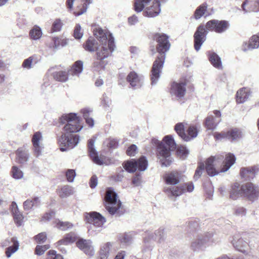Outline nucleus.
I'll return each instance as SVG.
<instances>
[{"mask_svg":"<svg viewBox=\"0 0 259 259\" xmlns=\"http://www.w3.org/2000/svg\"><path fill=\"white\" fill-rule=\"evenodd\" d=\"M60 122L65 125L63 127L64 132L58 139V143L61 146L60 150L65 151L73 148L78 143L79 136L72 134L80 131L83 126L79 117L72 113L62 116Z\"/></svg>","mask_w":259,"mask_h":259,"instance_id":"f257e3e1","label":"nucleus"},{"mask_svg":"<svg viewBox=\"0 0 259 259\" xmlns=\"http://www.w3.org/2000/svg\"><path fill=\"white\" fill-rule=\"evenodd\" d=\"M157 42V51L159 55L153 64L151 71V84L155 85L158 82L165 61V53L169 50L170 44L168 41V37L164 34H156L155 36Z\"/></svg>","mask_w":259,"mask_h":259,"instance_id":"f03ea898","label":"nucleus"},{"mask_svg":"<svg viewBox=\"0 0 259 259\" xmlns=\"http://www.w3.org/2000/svg\"><path fill=\"white\" fill-rule=\"evenodd\" d=\"M235 156L230 153L226 155L225 160L223 155L211 156L205 162L206 172L211 177L225 172L235 163Z\"/></svg>","mask_w":259,"mask_h":259,"instance_id":"7ed1b4c3","label":"nucleus"},{"mask_svg":"<svg viewBox=\"0 0 259 259\" xmlns=\"http://www.w3.org/2000/svg\"><path fill=\"white\" fill-rule=\"evenodd\" d=\"M114 48V41L112 38L108 40V44H101L98 46L96 49L95 60L92 64L94 71L99 72L105 69L108 63L105 59L111 55Z\"/></svg>","mask_w":259,"mask_h":259,"instance_id":"20e7f679","label":"nucleus"},{"mask_svg":"<svg viewBox=\"0 0 259 259\" xmlns=\"http://www.w3.org/2000/svg\"><path fill=\"white\" fill-rule=\"evenodd\" d=\"M176 143L171 135L165 136L163 141L158 142L157 157L162 166H168L172 162L170 151L176 148Z\"/></svg>","mask_w":259,"mask_h":259,"instance_id":"39448f33","label":"nucleus"},{"mask_svg":"<svg viewBox=\"0 0 259 259\" xmlns=\"http://www.w3.org/2000/svg\"><path fill=\"white\" fill-rule=\"evenodd\" d=\"M104 200L105 208L111 215L114 214L121 207V203L118 199L117 194L112 188L107 189Z\"/></svg>","mask_w":259,"mask_h":259,"instance_id":"423d86ee","label":"nucleus"},{"mask_svg":"<svg viewBox=\"0 0 259 259\" xmlns=\"http://www.w3.org/2000/svg\"><path fill=\"white\" fill-rule=\"evenodd\" d=\"M82 70L83 62L81 61H77L74 63L68 72L65 71L55 72L53 73V77L56 80L64 82L68 79L69 75L78 76Z\"/></svg>","mask_w":259,"mask_h":259,"instance_id":"0eeeda50","label":"nucleus"},{"mask_svg":"<svg viewBox=\"0 0 259 259\" xmlns=\"http://www.w3.org/2000/svg\"><path fill=\"white\" fill-rule=\"evenodd\" d=\"M185 124L184 122L177 123L175 126V130L184 141L188 142L197 136L198 130L195 125H190L185 133Z\"/></svg>","mask_w":259,"mask_h":259,"instance_id":"6e6552de","label":"nucleus"},{"mask_svg":"<svg viewBox=\"0 0 259 259\" xmlns=\"http://www.w3.org/2000/svg\"><path fill=\"white\" fill-rule=\"evenodd\" d=\"M194 188L193 183L189 182L181 186H166L164 188V192L169 197H178L186 192H192Z\"/></svg>","mask_w":259,"mask_h":259,"instance_id":"1a4fd4ad","label":"nucleus"},{"mask_svg":"<svg viewBox=\"0 0 259 259\" xmlns=\"http://www.w3.org/2000/svg\"><path fill=\"white\" fill-rule=\"evenodd\" d=\"M148 161L145 156H142L138 160L132 159L127 161L123 165L124 169L129 172H134L138 168L141 171L146 169Z\"/></svg>","mask_w":259,"mask_h":259,"instance_id":"9d476101","label":"nucleus"},{"mask_svg":"<svg viewBox=\"0 0 259 259\" xmlns=\"http://www.w3.org/2000/svg\"><path fill=\"white\" fill-rule=\"evenodd\" d=\"M243 196L249 201L254 202L259 198V187L252 183H247L242 185Z\"/></svg>","mask_w":259,"mask_h":259,"instance_id":"9b49d317","label":"nucleus"},{"mask_svg":"<svg viewBox=\"0 0 259 259\" xmlns=\"http://www.w3.org/2000/svg\"><path fill=\"white\" fill-rule=\"evenodd\" d=\"M230 241L233 246L238 251L247 254L250 246L247 239L242 238L240 234H236L231 237Z\"/></svg>","mask_w":259,"mask_h":259,"instance_id":"f8f14e48","label":"nucleus"},{"mask_svg":"<svg viewBox=\"0 0 259 259\" xmlns=\"http://www.w3.org/2000/svg\"><path fill=\"white\" fill-rule=\"evenodd\" d=\"M229 22L225 20H211L208 21L205 25L206 29L209 31L221 33L226 31L229 28Z\"/></svg>","mask_w":259,"mask_h":259,"instance_id":"ddd939ff","label":"nucleus"},{"mask_svg":"<svg viewBox=\"0 0 259 259\" xmlns=\"http://www.w3.org/2000/svg\"><path fill=\"white\" fill-rule=\"evenodd\" d=\"M86 222L97 228H101L106 222V219L100 213L93 211L86 213L85 215Z\"/></svg>","mask_w":259,"mask_h":259,"instance_id":"4468645a","label":"nucleus"},{"mask_svg":"<svg viewBox=\"0 0 259 259\" xmlns=\"http://www.w3.org/2000/svg\"><path fill=\"white\" fill-rule=\"evenodd\" d=\"M212 236L211 233H208L204 236L198 237L196 239L194 240L191 244V247L194 251H199L203 250L207 246Z\"/></svg>","mask_w":259,"mask_h":259,"instance_id":"2eb2a0df","label":"nucleus"},{"mask_svg":"<svg viewBox=\"0 0 259 259\" xmlns=\"http://www.w3.org/2000/svg\"><path fill=\"white\" fill-rule=\"evenodd\" d=\"M207 31L203 25L199 26L194 34V48L196 51L200 50L202 45L206 40Z\"/></svg>","mask_w":259,"mask_h":259,"instance_id":"dca6fc26","label":"nucleus"},{"mask_svg":"<svg viewBox=\"0 0 259 259\" xmlns=\"http://www.w3.org/2000/svg\"><path fill=\"white\" fill-rule=\"evenodd\" d=\"M1 245L2 247H8L6 250V254L8 257H10L18 250L19 243L16 237H12L4 240L1 243Z\"/></svg>","mask_w":259,"mask_h":259,"instance_id":"f3484780","label":"nucleus"},{"mask_svg":"<svg viewBox=\"0 0 259 259\" xmlns=\"http://www.w3.org/2000/svg\"><path fill=\"white\" fill-rule=\"evenodd\" d=\"M186 91L185 83L174 82L170 87V94L171 96L179 99L184 97Z\"/></svg>","mask_w":259,"mask_h":259,"instance_id":"a211bd4d","label":"nucleus"},{"mask_svg":"<svg viewBox=\"0 0 259 259\" xmlns=\"http://www.w3.org/2000/svg\"><path fill=\"white\" fill-rule=\"evenodd\" d=\"M126 80L132 88L138 89L143 84V76L138 75L135 71H132L127 75Z\"/></svg>","mask_w":259,"mask_h":259,"instance_id":"6ab92c4d","label":"nucleus"},{"mask_svg":"<svg viewBox=\"0 0 259 259\" xmlns=\"http://www.w3.org/2000/svg\"><path fill=\"white\" fill-rule=\"evenodd\" d=\"M213 114L214 116L209 115L205 119V126L208 130H212L214 129L221 121V112L219 110H214Z\"/></svg>","mask_w":259,"mask_h":259,"instance_id":"aec40b11","label":"nucleus"},{"mask_svg":"<svg viewBox=\"0 0 259 259\" xmlns=\"http://www.w3.org/2000/svg\"><path fill=\"white\" fill-rule=\"evenodd\" d=\"M156 240L155 234L153 232H146L143 239V250L144 251H151L155 246Z\"/></svg>","mask_w":259,"mask_h":259,"instance_id":"412c9836","label":"nucleus"},{"mask_svg":"<svg viewBox=\"0 0 259 259\" xmlns=\"http://www.w3.org/2000/svg\"><path fill=\"white\" fill-rule=\"evenodd\" d=\"M42 140L41 134L39 132L35 133L32 138V143L33 146L34 155L38 157L41 154V151L43 149L41 141Z\"/></svg>","mask_w":259,"mask_h":259,"instance_id":"4be33fe9","label":"nucleus"},{"mask_svg":"<svg viewBox=\"0 0 259 259\" xmlns=\"http://www.w3.org/2000/svg\"><path fill=\"white\" fill-rule=\"evenodd\" d=\"M76 245L86 254L90 256L94 255L95 251L91 240L80 239L77 241Z\"/></svg>","mask_w":259,"mask_h":259,"instance_id":"5701e85b","label":"nucleus"},{"mask_svg":"<svg viewBox=\"0 0 259 259\" xmlns=\"http://www.w3.org/2000/svg\"><path fill=\"white\" fill-rule=\"evenodd\" d=\"M95 140L90 139L88 142V150L91 158L94 163L98 165H102L104 163L103 158L99 157L94 148Z\"/></svg>","mask_w":259,"mask_h":259,"instance_id":"b1692460","label":"nucleus"},{"mask_svg":"<svg viewBox=\"0 0 259 259\" xmlns=\"http://www.w3.org/2000/svg\"><path fill=\"white\" fill-rule=\"evenodd\" d=\"M94 34L99 40L101 44H108V40L110 38L114 39L112 34L103 30L100 27H96L94 29Z\"/></svg>","mask_w":259,"mask_h":259,"instance_id":"393cba45","label":"nucleus"},{"mask_svg":"<svg viewBox=\"0 0 259 259\" xmlns=\"http://www.w3.org/2000/svg\"><path fill=\"white\" fill-rule=\"evenodd\" d=\"M258 171V168L256 166L251 167H243L240 169V175L241 178L248 181L253 179Z\"/></svg>","mask_w":259,"mask_h":259,"instance_id":"a878e982","label":"nucleus"},{"mask_svg":"<svg viewBox=\"0 0 259 259\" xmlns=\"http://www.w3.org/2000/svg\"><path fill=\"white\" fill-rule=\"evenodd\" d=\"M160 2L159 1H154L152 6L147 7L143 12L145 17H154L157 16L160 12Z\"/></svg>","mask_w":259,"mask_h":259,"instance_id":"bb28decb","label":"nucleus"},{"mask_svg":"<svg viewBox=\"0 0 259 259\" xmlns=\"http://www.w3.org/2000/svg\"><path fill=\"white\" fill-rule=\"evenodd\" d=\"M181 175L178 171H171L166 174L164 176L165 183L168 186H176L180 181Z\"/></svg>","mask_w":259,"mask_h":259,"instance_id":"cd10ccee","label":"nucleus"},{"mask_svg":"<svg viewBox=\"0 0 259 259\" xmlns=\"http://www.w3.org/2000/svg\"><path fill=\"white\" fill-rule=\"evenodd\" d=\"M242 8L245 13L259 12V0H245L242 4Z\"/></svg>","mask_w":259,"mask_h":259,"instance_id":"c85d7f7f","label":"nucleus"},{"mask_svg":"<svg viewBox=\"0 0 259 259\" xmlns=\"http://www.w3.org/2000/svg\"><path fill=\"white\" fill-rule=\"evenodd\" d=\"M11 212L13 215L14 222L17 226L22 225L24 217L22 214L19 211L16 203L12 202L11 205Z\"/></svg>","mask_w":259,"mask_h":259,"instance_id":"c756f323","label":"nucleus"},{"mask_svg":"<svg viewBox=\"0 0 259 259\" xmlns=\"http://www.w3.org/2000/svg\"><path fill=\"white\" fill-rule=\"evenodd\" d=\"M16 161L21 164H25L29 159V154L28 150L23 148H19L16 152Z\"/></svg>","mask_w":259,"mask_h":259,"instance_id":"7c9ffc66","label":"nucleus"},{"mask_svg":"<svg viewBox=\"0 0 259 259\" xmlns=\"http://www.w3.org/2000/svg\"><path fill=\"white\" fill-rule=\"evenodd\" d=\"M259 47V33L253 35L249 39L248 43L244 42L242 47L243 51L249 49H257Z\"/></svg>","mask_w":259,"mask_h":259,"instance_id":"2f4dec72","label":"nucleus"},{"mask_svg":"<svg viewBox=\"0 0 259 259\" xmlns=\"http://www.w3.org/2000/svg\"><path fill=\"white\" fill-rule=\"evenodd\" d=\"M250 95L249 89L243 88L239 90L236 93V102L238 104H242L245 102Z\"/></svg>","mask_w":259,"mask_h":259,"instance_id":"473e14b6","label":"nucleus"},{"mask_svg":"<svg viewBox=\"0 0 259 259\" xmlns=\"http://www.w3.org/2000/svg\"><path fill=\"white\" fill-rule=\"evenodd\" d=\"M208 59L211 64L215 68L222 69V64L220 57L214 52L212 51H208L207 52Z\"/></svg>","mask_w":259,"mask_h":259,"instance_id":"72a5a7b5","label":"nucleus"},{"mask_svg":"<svg viewBox=\"0 0 259 259\" xmlns=\"http://www.w3.org/2000/svg\"><path fill=\"white\" fill-rule=\"evenodd\" d=\"M243 196L242 185L240 186L238 183H235L231 187L230 191V198L233 200H237Z\"/></svg>","mask_w":259,"mask_h":259,"instance_id":"f704fd0d","label":"nucleus"},{"mask_svg":"<svg viewBox=\"0 0 259 259\" xmlns=\"http://www.w3.org/2000/svg\"><path fill=\"white\" fill-rule=\"evenodd\" d=\"M77 238L76 234L74 232H70L65 235L62 239L58 241V245H67L75 242Z\"/></svg>","mask_w":259,"mask_h":259,"instance_id":"c9c22d12","label":"nucleus"},{"mask_svg":"<svg viewBox=\"0 0 259 259\" xmlns=\"http://www.w3.org/2000/svg\"><path fill=\"white\" fill-rule=\"evenodd\" d=\"M112 246V244L110 242H107L101 246L99 252L100 259H108Z\"/></svg>","mask_w":259,"mask_h":259,"instance_id":"e433bc0d","label":"nucleus"},{"mask_svg":"<svg viewBox=\"0 0 259 259\" xmlns=\"http://www.w3.org/2000/svg\"><path fill=\"white\" fill-rule=\"evenodd\" d=\"M40 200L38 197H35L30 199H28L23 203V207L24 210H28L32 208L33 207H37L40 205Z\"/></svg>","mask_w":259,"mask_h":259,"instance_id":"4c0bfd02","label":"nucleus"},{"mask_svg":"<svg viewBox=\"0 0 259 259\" xmlns=\"http://www.w3.org/2000/svg\"><path fill=\"white\" fill-rule=\"evenodd\" d=\"M85 50L93 52L98 47L97 41L92 37H90L86 42L83 45Z\"/></svg>","mask_w":259,"mask_h":259,"instance_id":"58836bf2","label":"nucleus"},{"mask_svg":"<svg viewBox=\"0 0 259 259\" xmlns=\"http://www.w3.org/2000/svg\"><path fill=\"white\" fill-rule=\"evenodd\" d=\"M73 193V188L68 185L63 186L58 191V195L61 198L67 197L72 195Z\"/></svg>","mask_w":259,"mask_h":259,"instance_id":"ea45409f","label":"nucleus"},{"mask_svg":"<svg viewBox=\"0 0 259 259\" xmlns=\"http://www.w3.org/2000/svg\"><path fill=\"white\" fill-rule=\"evenodd\" d=\"M228 139L232 141L242 137L241 132L237 128L231 130L227 132Z\"/></svg>","mask_w":259,"mask_h":259,"instance_id":"a19ab883","label":"nucleus"},{"mask_svg":"<svg viewBox=\"0 0 259 259\" xmlns=\"http://www.w3.org/2000/svg\"><path fill=\"white\" fill-rule=\"evenodd\" d=\"M55 227L62 231H66L71 229L73 225L69 222H62L59 220H56L55 222Z\"/></svg>","mask_w":259,"mask_h":259,"instance_id":"79ce46f5","label":"nucleus"},{"mask_svg":"<svg viewBox=\"0 0 259 259\" xmlns=\"http://www.w3.org/2000/svg\"><path fill=\"white\" fill-rule=\"evenodd\" d=\"M151 0H136L134 5L135 10L137 12H142L144 7L148 5V4Z\"/></svg>","mask_w":259,"mask_h":259,"instance_id":"37998d69","label":"nucleus"},{"mask_svg":"<svg viewBox=\"0 0 259 259\" xmlns=\"http://www.w3.org/2000/svg\"><path fill=\"white\" fill-rule=\"evenodd\" d=\"M92 112L89 109H83L81 110L83 116L85 120L86 123L90 127H93L94 125V121L92 118L89 117L90 113Z\"/></svg>","mask_w":259,"mask_h":259,"instance_id":"c03bdc74","label":"nucleus"},{"mask_svg":"<svg viewBox=\"0 0 259 259\" xmlns=\"http://www.w3.org/2000/svg\"><path fill=\"white\" fill-rule=\"evenodd\" d=\"M30 38L33 40L39 39L42 35L41 30L40 27L35 26L29 32Z\"/></svg>","mask_w":259,"mask_h":259,"instance_id":"a18cd8bd","label":"nucleus"},{"mask_svg":"<svg viewBox=\"0 0 259 259\" xmlns=\"http://www.w3.org/2000/svg\"><path fill=\"white\" fill-rule=\"evenodd\" d=\"M11 174L12 177L16 180L22 179L24 175L23 171L17 166H12Z\"/></svg>","mask_w":259,"mask_h":259,"instance_id":"49530a36","label":"nucleus"},{"mask_svg":"<svg viewBox=\"0 0 259 259\" xmlns=\"http://www.w3.org/2000/svg\"><path fill=\"white\" fill-rule=\"evenodd\" d=\"M189 150L186 147L181 146L178 147L177 150V154L180 158L182 159H185L189 154Z\"/></svg>","mask_w":259,"mask_h":259,"instance_id":"de8ad7c7","label":"nucleus"},{"mask_svg":"<svg viewBox=\"0 0 259 259\" xmlns=\"http://www.w3.org/2000/svg\"><path fill=\"white\" fill-rule=\"evenodd\" d=\"M153 233L155 234L156 239H158L159 243L162 242L165 238V232L163 229H159Z\"/></svg>","mask_w":259,"mask_h":259,"instance_id":"09e8293b","label":"nucleus"},{"mask_svg":"<svg viewBox=\"0 0 259 259\" xmlns=\"http://www.w3.org/2000/svg\"><path fill=\"white\" fill-rule=\"evenodd\" d=\"M206 4H204L196 9L195 12V17L196 19H199L203 16L206 10Z\"/></svg>","mask_w":259,"mask_h":259,"instance_id":"8fccbe9b","label":"nucleus"},{"mask_svg":"<svg viewBox=\"0 0 259 259\" xmlns=\"http://www.w3.org/2000/svg\"><path fill=\"white\" fill-rule=\"evenodd\" d=\"M133 235L131 233H125L120 236L119 239L122 243L130 244L133 240Z\"/></svg>","mask_w":259,"mask_h":259,"instance_id":"3c124183","label":"nucleus"},{"mask_svg":"<svg viewBox=\"0 0 259 259\" xmlns=\"http://www.w3.org/2000/svg\"><path fill=\"white\" fill-rule=\"evenodd\" d=\"M54 47L55 49H57L59 46H65L67 44V39H60L58 37H54L53 38Z\"/></svg>","mask_w":259,"mask_h":259,"instance_id":"603ef678","label":"nucleus"},{"mask_svg":"<svg viewBox=\"0 0 259 259\" xmlns=\"http://www.w3.org/2000/svg\"><path fill=\"white\" fill-rule=\"evenodd\" d=\"M80 1L83 3L82 8L80 12L75 14L77 16L80 15L85 12L89 6L93 3V0H80Z\"/></svg>","mask_w":259,"mask_h":259,"instance_id":"864d4df0","label":"nucleus"},{"mask_svg":"<svg viewBox=\"0 0 259 259\" xmlns=\"http://www.w3.org/2000/svg\"><path fill=\"white\" fill-rule=\"evenodd\" d=\"M63 23L60 19H56L52 24L51 31L52 32H57L61 30Z\"/></svg>","mask_w":259,"mask_h":259,"instance_id":"5fc2aeb1","label":"nucleus"},{"mask_svg":"<svg viewBox=\"0 0 259 259\" xmlns=\"http://www.w3.org/2000/svg\"><path fill=\"white\" fill-rule=\"evenodd\" d=\"M73 35L74 37L77 39H79L82 37L83 31L79 24H77L75 26L74 29Z\"/></svg>","mask_w":259,"mask_h":259,"instance_id":"6e6d98bb","label":"nucleus"},{"mask_svg":"<svg viewBox=\"0 0 259 259\" xmlns=\"http://www.w3.org/2000/svg\"><path fill=\"white\" fill-rule=\"evenodd\" d=\"M234 214L237 216H245L246 214V209L242 206H237L234 208Z\"/></svg>","mask_w":259,"mask_h":259,"instance_id":"4d7b16f0","label":"nucleus"},{"mask_svg":"<svg viewBox=\"0 0 259 259\" xmlns=\"http://www.w3.org/2000/svg\"><path fill=\"white\" fill-rule=\"evenodd\" d=\"M75 176L76 173L74 169H69L66 171V179L69 182H72Z\"/></svg>","mask_w":259,"mask_h":259,"instance_id":"13d9d810","label":"nucleus"},{"mask_svg":"<svg viewBox=\"0 0 259 259\" xmlns=\"http://www.w3.org/2000/svg\"><path fill=\"white\" fill-rule=\"evenodd\" d=\"M50 248L49 245H45L42 246L37 245L35 248V253L38 255L42 254L46 250Z\"/></svg>","mask_w":259,"mask_h":259,"instance_id":"bf43d9fd","label":"nucleus"},{"mask_svg":"<svg viewBox=\"0 0 259 259\" xmlns=\"http://www.w3.org/2000/svg\"><path fill=\"white\" fill-rule=\"evenodd\" d=\"M47 259H63V256L59 254H56V251L50 250L48 252Z\"/></svg>","mask_w":259,"mask_h":259,"instance_id":"052dcab7","label":"nucleus"},{"mask_svg":"<svg viewBox=\"0 0 259 259\" xmlns=\"http://www.w3.org/2000/svg\"><path fill=\"white\" fill-rule=\"evenodd\" d=\"M205 191L206 194V197L209 199H212L213 193V189L210 184H208L207 186H205Z\"/></svg>","mask_w":259,"mask_h":259,"instance_id":"680f3d73","label":"nucleus"},{"mask_svg":"<svg viewBox=\"0 0 259 259\" xmlns=\"http://www.w3.org/2000/svg\"><path fill=\"white\" fill-rule=\"evenodd\" d=\"M127 154L130 156H134L137 153V147L136 145H131L126 150Z\"/></svg>","mask_w":259,"mask_h":259,"instance_id":"e2e57ef3","label":"nucleus"},{"mask_svg":"<svg viewBox=\"0 0 259 259\" xmlns=\"http://www.w3.org/2000/svg\"><path fill=\"white\" fill-rule=\"evenodd\" d=\"M204 169V165L203 164H200L195 171L194 175V179L195 180H198L201 176L203 171Z\"/></svg>","mask_w":259,"mask_h":259,"instance_id":"0e129e2a","label":"nucleus"},{"mask_svg":"<svg viewBox=\"0 0 259 259\" xmlns=\"http://www.w3.org/2000/svg\"><path fill=\"white\" fill-rule=\"evenodd\" d=\"M47 239V235L45 233H40L35 236V240L39 244L44 243Z\"/></svg>","mask_w":259,"mask_h":259,"instance_id":"69168bd1","label":"nucleus"},{"mask_svg":"<svg viewBox=\"0 0 259 259\" xmlns=\"http://www.w3.org/2000/svg\"><path fill=\"white\" fill-rule=\"evenodd\" d=\"M33 60V56L30 57L28 58L25 59L22 64L23 67L27 69L31 68Z\"/></svg>","mask_w":259,"mask_h":259,"instance_id":"338daca9","label":"nucleus"},{"mask_svg":"<svg viewBox=\"0 0 259 259\" xmlns=\"http://www.w3.org/2000/svg\"><path fill=\"white\" fill-rule=\"evenodd\" d=\"M214 136L217 140H222L225 138L228 139L227 132L222 133H215Z\"/></svg>","mask_w":259,"mask_h":259,"instance_id":"774afa93","label":"nucleus"}]
</instances>
